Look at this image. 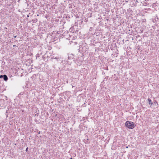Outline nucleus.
<instances>
[{"instance_id": "f257e3e1", "label": "nucleus", "mask_w": 159, "mask_h": 159, "mask_svg": "<svg viewBox=\"0 0 159 159\" xmlns=\"http://www.w3.org/2000/svg\"><path fill=\"white\" fill-rule=\"evenodd\" d=\"M125 125L126 127L131 129H133L135 126L134 123L128 121L126 122Z\"/></svg>"}, {"instance_id": "f03ea898", "label": "nucleus", "mask_w": 159, "mask_h": 159, "mask_svg": "<svg viewBox=\"0 0 159 159\" xmlns=\"http://www.w3.org/2000/svg\"><path fill=\"white\" fill-rule=\"evenodd\" d=\"M3 78L4 80L6 81H7L8 79L7 77L5 75H3Z\"/></svg>"}, {"instance_id": "7ed1b4c3", "label": "nucleus", "mask_w": 159, "mask_h": 159, "mask_svg": "<svg viewBox=\"0 0 159 159\" xmlns=\"http://www.w3.org/2000/svg\"><path fill=\"white\" fill-rule=\"evenodd\" d=\"M148 101L149 104H152V101L151 100V99H148Z\"/></svg>"}, {"instance_id": "20e7f679", "label": "nucleus", "mask_w": 159, "mask_h": 159, "mask_svg": "<svg viewBox=\"0 0 159 159\" xmlns=\"http://www.w3.org/2000/svg\"><path fill=\"white\" fill-rule=\"evenodd\" d=\"M3 77V75H1L0 76V78H2Z\"/></svg>"}, {"instance_id": "39448f33", "label": "nucleus", "mask_w": 159, "mask_h": 159, "mask_svg": "<svg viewBox=\"0 0 159 159\" xmlns=\"http://www.w3.org/2000/svg\"><path fill=\"white\" fill-rule=\"evenodd\" d=\"M28 148H27L26 149V151H28Z\"/></svg>"}, {"instance_id": "423d86ee", "label": "nucleus", "mask_w": 159, "mask_h": 159, "mask_svg": "<svg viewBox=\"0 0 159 159\" xmlns=\"http://www.w3.org/2000/svg\"><path fill=\"white\" fill-rule=\"evenodd\" d=\"M145 1H146V0H145Z\"/></svg>"}]
</instances>
